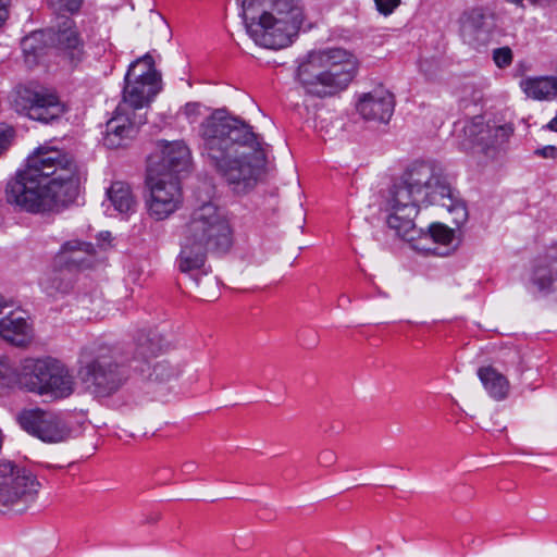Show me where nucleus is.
I'll use <instances>...</instances> for the list:
<instances>
[{"instance_id":"1","label":"nucleus","mask_w":557,"mask_h":557,"mask_svg":"<svg viewBox=\"0 0 557 557\" xmlns=\"http://www.w3.org/2000/svg\"><path fill=\"white\" fill-rule=\"evenodd\" d=\"M423 203L445 208L455 214L454 221L457 224L467 219L465 203L455 196L442 170L428 162H416L387 193L383 210L386 212L388 227L409 242L423 235L432 238L434 243L450 244L454 232L443 224H431L425 233L416 228L413 219L418 214L419 206Z\"/></svg>"},{"instance_id":"2","label":"nucleus","mask_w":557,"mask_h":557,"mask_svg":"<svg viewBox=\"0 0 557 557\" xmlns=\"http://www.w3.org/2000/svg\"><path fill=\"white\" fill-rule=\"evenodd\" d=\"M202 157L236 194L251 190L267 163V144L226 109H215L198 127Z\"/></svg>"},{"instance_id":"3","label":"nucleus","mask_w":557,"mask_h":557,"mask_svg":"<svg viewBox=\"0 0 557 557\" xmlns=\"http://www.w3.org/2000/svg\"><path fill=\"white\" fill-rule=\"evenodd\" d=\"M82 173L74 159L52 147H39L5 188L7 201L22 211L41 213L75 200Z\"/></svg>"},{"instance_id":"4","label":"nucleus","mask_w":557,"mask_h":557,"mask_svg":"<svg viewBox=\"0 0 557 557\" xmlns=\"http://www.w3.org/2000/svg\"><path fill=\"white\" fill-rule=\"evenodd\" d=\"M232 244L231 228L216 205L205 202L196 208L186 223L177 265L182 273L190 274L197 286L200 285L198 273L202 270L210 250L226 251Z\"/></svg>"},{"instance_id":"5","label":"nucleus","mask_w":557,"mask_h":557,"mask_svg":"<svg viewBox=\"0 0 557 557\" xmlns=\"http://www.w3.org/2000/svg\"><path fill=\"white\" fill-rule=\"evenodd\" d=\"M243 17L257 45L276 50L292 42L304 14L297 0H244Z\"/></svg>"},{"instance_id":"6","label":"nucleus","mask_w":557,"mask_h":557,"mask_svg":"<svg viewBox=\"0 0 557 557\" xmlns=\"http://www.w3.org/2000/svg\"><path fill=\"white\" fill-rule=\"evenodd\" d=\"M77 374L86 389L96 397H109L126 382L128 374L116 350L99 349L92 357L82 355Z\"/></svg>"},{"instance_id":"7","label":"nucleus","mask_w":557,"mask_h":557,"mask_svg":"<svg viewBox=\"0 0 557 557\" xmlns=\"http://www.w3.org/2000/svg\"><path fill=\"white\" fill-rule=\"evenodd\" d=\"M39 482L23 468L10 461L0 463V510L21 512L30 504L38 491Z\"/></svg>"},{"instance_id":"8","label":"nucleus","mask_w":557,"mask_h":557,"mask_svg":"<svg viewBox=\"0 0 557 557\" xmlns=\"http://www.w3.org/2000/svg\"><path fill=\"white\" fill-rule=\"evenodd\" d=\"M149 195L146 199L147 212L156 221L172 215L182 205L183 195L178 176L172 174H153L147 177Z\"/></svg>"},{"instance_id":"9","label":"nucleus","mask_w":557,"mask_h":557,"mask_svg":"<svg viewBox=\"0 0 557 557\" xmlns=\"http://www.w3.org/2000/svg\"><path fill=\"white\" fill-rule=\"evenodd\" d=\"M13 102L18 112L42 123H51L66 111L59 97L44 88L20 87Z\"/></svg>"},{"instance_id":"10","label":"nucleus","mask_w":557,"mask_h":557,"mask_svg":"<svg viewBox=\"0 0 557 557\" xmlns=\"http://www.w3.org/2000/svg\"><path fill=\"white\" fill-rule=\"evenodd\" d=\"M17 421L24 431L46 443L63 442L71 434V429L57 413L40 408L22 411Z\"/></svg>"},{"instance_id":"11","label":"nucleus","mask_w":557,"mask_h":557,"mask_svg":"<svg viewBox=\"0 0 557 557\" xmlns=\"http://www.w3.org/2000/svg\"><path fill=\"white\" fill-rule=\"evenodd\" d=\"M146 123L145 113L131 112L125 106H117L113 116L106 124L103 144L110 149L127 146Z\"/></svg>"},{"instance_id":"12","label":"nucleus","mask_w":557,"mask_h":557,"mask_svg":"<svg viewBox=\"0 0 557 557\" xmlns=\"http://www.w3.org/2000/svg\"><path fill=\"white\" fill-rule=\"evenodd\" d=\"M297 78L308 95L325 98L339 92L315 51L308 53L299 64Z\"/></svg>"},{"instance_id":"13","label":"nucleus","mask_w":557,"mask_h":557,"mask_svg":"<svg viewBox=\"0 0 557 557\" xmlns=\"http://www.w3.org/2000/svg\"><path fill=\"white\" fill-rule=\"evenodd\" d=\"M315 53L338 91L344 90L357 73L358 62L354 54L342 48L318 50Z\"/></svg>"},{"instance_id":"14","label":"nucleus","mask_w":557,"mask_h":557,"mask_svg":"<svg viewBox=\"0 0 557 557\" xmlns=\"http://www.w3.org/2000/svg\"><path fill=\"white\" fill-rule=\"evenodd\" d=\"M395 107V99L391 91L383 87L363 94L357 102L358 113L368 121L387 123Z\"/></svg>"},{"instance_id":"15","label":"nucleus","mask_w":557,"mask_h":557,"mask_svg":"<svg viewBox=\"0 0 557 557\" xmlns=\"http://www.w3.org/2000/svg\"><path fill=\"white\" fill-rule=\"evenodd\" d=\"M494 25L481 11L473 10L460 20L462 40L475 50L486 47L493 37Z\"/></svg>"},{"instance_id":"16","label":"nucleus","mask_w":557,"mask_h":557,"mask_svg":"<svg viewBox=\"0 0 557 557\" xmlns=\"http://www.w3.org/2000/svg\"><path fill=\"white\" fill-rule=\"evenodd\" d=\"M52 361L53 358L24 359L16 370L15 384L27 392L42 395Z\"/></svg>"},{"instance_id":"17","label":"nucleus","mask_w":557,"mask_h":557,"mask_svg":"<svg viewBox=\"0 0 557 557\" xmlns=\"http://www.w3.org/2000/svg\"><path fill=\"white\" fill-rule=\"evenodd\" d=\"M0 335L17 347H25L33 341V329L22 311H10L0 323Z\"/></svg>"},{"instance_id":"18","label":"nucleus","mask_w":557,"mask_h":557,"mask_svg":"<svg viewBox=\"0 0 557 557\" xmlns=\"http://www.w3.org/2000/svg\"><path fill=\"white\" fill-rule=\"evenodd\" d=\"M160 86L157 83L137 82L125 78L123 89V101L119 106H125L131 112L140 113L159 92Z\"/></svg>"},{"instance_id":"19","label":"nucleus","mask_w":557,"mask_h":557,"mask_svg":"<svg viewBox=\"0 0 557 557\" xmlns=\"http://www.w3.org/2000/svg\"><path fill=\"white\" fill-rule=\"evenodd\" d=\"M42 395L54 398H66L74 393L75 379L69 368L61 361L53 359Z\"/></svg>"},{"instance_id":"20","label":"nucleus","mask_w":557,"mask_h":557,"mask_svg":"<svg viewBox=\"0 0 557 557\" xmlns=\"http://www.w3.org/2000/svg\"><path fill=\"white\" fill-rule=\"evenodd\" d=\"M159 146L162 152L161 168L166 172H159L158 174H172L177 176L178 173L187 169L190 152L183 141H160Z\"/></svg>"},{"instance_id":"21","label":"nucleus","mask_w":557,"mask_h":557,"mask_svg":"<svg viewBox=\"0 0 557 557\" xmlns=\"http://www.w3.org/2000/svg\"><path fill=\"white\" fill-rule=\"evenodd\" d=\"M524 94L535 100L557 97V76L528 77L520 82Z\"/></svg>"},{"instance_id":"22","label":"nucleus","mask_w":557,"mask_h":557,"mask_svg":"<svg viewBox=\"0 0 557 557\" xmlns=\"http://www.w3.org/2000/svg\"><path fill=\"white\" fill-rule=\"evenodd\" d=\"M64 28L49 32V39L59 50L66 53L71 60L79 59L81 39L77 32L71 26V21L64 23Z\"/></svg>"},{"instance_id":"23","label":"nucleus","mask_w":557,"mask_h":557,"mask_svg":"<svg viewBox=\"0 0 557 557\" xmlns=\"http://www.w3.org/2000/svg\"><path fill=\"white\" fill-rule=\"evenodd\" d=\"M478 375L491 397L502 400L507 397L509 392V382L502 373L493 367H482L478 370Z\"/></svg>"},{"instance_id":"24","label":"nucleus","mask_w":557,"mask_h":557,"mask_svg":"<svg viewBox=\"0 0 557 557\" xmlns=\"http://www.w3.org/2000/svg\"><path fill=\"white\" fill-rule=\"evenodd\" d=\"M547 267H537L534 271L533 282L540 292L557 290V245L548 253Z\"/></svg>"},{"instance_id":"25","label":"nucleus","mask_w":557,"mask_h":557,"mask_svg":"<svg viewBox=\"0 0 557 557\" xmlns=\"http://www.w3.org/2000/svg\"><path fill=\"white\" fill-rule=\"evenodd\" d=\"M125 78L137 82L160 83V74L157 72L154 60L149 53L138 58L129 65Z\"/></svg>"},{"instance_id":"26","label":"nucleus","mask_w":557,"mask_h":557,"mask_svg":"<svg viewBox=\"0 0 557 557\" xmlns=\"http://www.w3.org/2000/svg\"><path fill=\"white\" fill-rule=\"evenodd\" d=\"M108 197L112 206L120 213L134 212L136 200L131 187L123 182H114L108 189Z\"/></svg>"},{"instance_id":"27","label":"nucleus","mask_w":557,"mask_h":557,"mask_svg":"<svg viewBox=\"0 0 557 557\" xmlns=\"http://www.w3.org/2000/svg\"><path fill=\"white\" fill-rule=\"evenodd\" d=\"M463 133L473 147H478L485 154L488 153V143L486 141L488 125L484 123L483 117L475 116L469 121L463 127Z\"/></svg>"},{"instance_id":"28","label":"nucleus","mask_w":557,"mask_h":557,"mask_svg":"<svg viewBox=\"0 0 557 557\" xmlns=\"http://www.w3.org/2000/svg\"><path fill=\"white\" fill-rule=\"evenodd\" d=\"M95 252L94 245L81 240H69L62 246V255L66 262L76 263L83 265L85 258L81 257L79 253L91 257Z\"/></svg>"},{"instance_id":"29","label":"nucleus","mask_w":557,"mask_h":557,"mask_svg":"<svg viewBox=\"0 0 557 557\" xmlns=\"http://www.w3.org/2000/svg\"><path fill=\"white\" fill-rule=\"evenodd\" d=\"M512 133L513 128L511 125L488 126V134H486L488 150L502 146L508 140Z\"/></svg>"},{"instance_id":"30","label":"nucleus","mask_w":557,"mask_h":557,"mask_svg":"<svg viewBox=\"0 0 557 557\" xmlns=\"http://www.w3.org/2000/svg\"><path fill=\"white\" fill-rule=\"evenodd\" d=\"M181 374V370L172 367L166 361L157 362L153 366L150 376L154 381L165 382L173 377H177Z\"/></svg>"},{"instance_id":"31","label":"nucleus","mask_w":557,"mask_h":557,"mask_svg":"<svg viewBox=\"0 0 557 557\" xmlns=\"http://www.w3.org/2000/svg\"><path fill=\"white\" fill-rule=\"evenodd\" d=\"M16 382V370L7 358H0V386H12Z\"/></svg>"},{"instance_id":"32","label":"nucleus","mask_w":557,"mask_h":557,"mask_svg":"<svg viewBox=\"0 0 557 557\" xmlns=\"http://www.w3.org/2000/svg\"><path fill=\"white\" fill-rule=\"evenodd\" d=\"M493 61L499 69L508 67L513 60L512 50L509 47H500L493 50Z\"/></svg>"},{"instance_id":"33","label":"nucleus","mask_w":557,"mask_h":557,"mask_svg":"<svg viewBox=\"0 0 557 557\" xmlns=\"http://www.w3.org/2000/svg\"><path fill=\"white\" fill-rule=\"evenodd\" d=\"M65 276L66 273L62 271L51 278V284L46 286L49 294L52 295L54 292L67 293L72 288L71 282Z\"/></svg>"},{"instance_id":"34","label":"nucleus","mask_w":557,"mask_h":557,"mask_svg":"<svg viewBox=\"0 0 557 557\" xmlns=\"http://www.w3.org/2000/svg\"><path fill=\"white\" fill-rule=\"evenodd\" d=\"M160 350L159 343H154L149 338L139 339L136 355L145 360L154 356Z\"/></svg>"},{"instance_id":"35","label":"nucleus","mask_w":557,"mask_h":557,"mask_svg":"<svg viewBox=\"0 0 557 557\" xmlns=\"http://www.w3.org/2000/svg\"><path fill=\"white\" fill-rule=\"evenodd\" d=\"M49 5L57 11L77 12L84 0H47Z\"/></svg>"},{"instance_id":"36","label":"nucleus","mask_w":557,"mask_h":557,"mask_svg":"<svg viewBox=\"0 0 557 557\" xmlns=\"http://www.w3.org/2000/svg\"><path fill=\"white\" fill-rule=\"evenodd\" d=\"M14 134L15 132L12 127L0 131V157L4 154L12 145Z\"/></svg>"},{"instance_id":"37","label":"nucleus","mask_w":557,"mask_h":557,"mask_svg":"<svg viewBox=\"0 0 557 557\" xmlns=\"http://www.w3.org/2000/svg\"><path fill=\"white\" fill-rule=\"evenodd\" d=\"M377 11L383 15H389L399 5L400 0H374Z\"/></svg>"},{"instance_id":"38","label":"nucleus","mask_w":557,"mask_h":557,"mask_svg":"<svg viewBox=\"0 0 557 557\" xmlns=\"http://www.w3.org/2000/svg\"><path fill=\"white\" fill-rule=\"evenodd\" d=\"M182 113L189 120L190 123H194L200 114V104L198 102H188L184 106Z\"/></svg>"},{"instance_id":"39","label":"nucleus","mask_w":557,"mask_h":557,"mask_svg":"<svg viewBox=\"0 0 557 557\" xmlns=\"http://www.w3.org/2000/svg\"><path fill=\"white\" fill-rule=\"evenodd\" d=\"M336 459V454L331 449H324L318 456V462L322 467H330L334 465Z\"/></svg>"},{"instance_id":"40","label":"nucleus","mask_w":557,"mask_h":557,"mask_svg":"<svg viewBox=\"0 0 557 557\" xmlns=\"http://www.w3.org/2000/svg\"><path fill=\"white\" fill-rule=\"evenodd\" d=\"M534 153L544 159H557V147L548 145L536 149Z\"/></svg>"},{"instance_id":"41","label":"nucleus","mask_w":557,"mask_h":557,"mask_svg":"<svg viewBox=\"0 0 557 557\" xmlns=\"http://www.w3.org/2000/svg\"><path fill=\"white\" fill-rule=\"evenodd\" d=\"M8 1L9 0H0V26L4 23L9 14Z\"/></svg>"},{"instance_id":"42","label":"nucleus","mask_w":557,"mask_h":557,"mask_svg":"<svg viewBox=\"0 0 557 557\" xmlns=\"http://www.w3.org/2000/svg\"><path fill=\"white\" fill-rule=\"evenodd\" d=\"M11 306L12 304L7 301L3 297H0V323L4 321V317H2L3 310Z\"/></svg>"},{"instance_id":"43","label":"nucleus","mask_w":557,"mask_h":557,"mask_svg":"<svg viewBox=\"0 0 557 557\" xmlns=\"http://www.w3.org/2000/svg\"><path fill=\"white\" fill-rule=\"evenodd\" d=\"M196 468V463L194 461H186L183 463V470L187 472H191Z\"/></svg>"}]
</instances>
